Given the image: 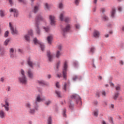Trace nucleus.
Returning a JSON list of instances; mask_svg holds the SVG:
<instances>
[{"mask_svg": "<svg viewBox=\"0 0 124 124\" xmlns=\"http://www.w3.org/2000/svg\"><path fill=\"white\" fill-rule=\"evenodd\" d=\"M63 7V5L62 4V3H60L59 5V8H62Z\"/></svg>", "mask_w": 124, "mask_h": 124, "instance_id": "obj_47", "label": "nucleus"}, {"mask_svg": "<svg viewBox=\"0 0 124 124\" xmlns=\"http://www.w3.org/2000/svg\"><path fill=\"white\" fill-rule=\"evenodd\" d=\"M61 61L59 60L58 61H57V63H56V68L57 69H59V68H60V66L61 65Z\"/></svg>", "mask_w": 124, "mask_h": 124, "instance_id": "obj_28", "label": "nucleus"}, {"mask_svg": "<svg viewBox=\"0 0 124 124\" xmlns=\"http://www.w3.org/2000/svg\"><path fill=\"white\" fill-rule=\"evenodd\" d=\"M122 31H124V26H123L122 28Z\"/></svg>", "mask_w": 124, "mask_h": 124, "instance_id": "obj_63", "label": "nucleus"}, {"mask_svg": "<svg viewBox=\"0 0 124 124\" xmlns=\"http://www.w3.org/2000/svg\"><path fill=\"white\" fill-rule=\"evenodd\" d=\"M28 64L30 66V67H33L34 65V63L31 61V58H29L27 60Z\"/></svg>", "mask_w": 124, "mask_h": 124, "instance_id": "obj_14", "label": "nucleus"}, {"mask_svg": "<svg viewBox=\"0 0 124 124\" xmlns=\"http://www.w3.org/2000/svg\"><path fill=\"white\" fill-rule=\"evenodd\" d=\"M68 67V62L67 61H65L64 62L63 66V68H62V76L63 78L65 80H66V74L67 72V68Z\"/></svg>", "mask_w": 124, "mask_h": 124, "instance_id": "obj_4", "label": "nucleus"}, {"mask_svg": "<svg viewBox=\"0 0 124 124\" xmlns=\"http://www.w3.org/2000/svg\"><path fill=\"white\" fill-rule=\"evenodd\" d=\"M49 19L50 20V24L52 26H55L56 25V17L53 16H49Z\"/></svg>", "mask_w": 124, "mask_h": 124, "instance_id": "obj_12", "label": "nucleus"}, {"mask_svg": "<svg viewBox=\"0 0 124 124\" xmlns=\"http://www.w3.org/2000/svg\"><path fill=\"white\" fill-rule=\"evenodd\" d=\"M57 48L58 49V50H60L59 51H61L62 50V45H60L57 46Z\"/></svg>", "mask_w": 124, "mask_h": 124, "instance_id": "obj_48", "label": "nucleus"}, {"mask_svg": "<svg viewBox=\"0 0 124 124\" xmlns=\"http://www.w3.org/2000/svg\"><path fill=\"white\" fill-rule=\"evenodd\" d=\"M120 89H121V87H120L119 85H118L116 87V91H120Z\"/></svg>", "mask_w": 124, "mask_h": 124, "instance_id": "obj_50", "label": "nucleus"}, {"mask_svg": "<svg viewBox=\"0 0 124 124\" xmlns=\"http://www.w3.org/2000/svg\"><path fill=\"white\" fill-rule=\"evenodd\" d=\"M79 2H80V0H75V3L76 5H79Z\"/></svg>", "mask_w": 124, "mask_h": 124, "instance_id": "obj_38", "label": "nucleus"}, {"mask_svg": "<svg viewBox=\"0 0 124 124\" xmlns=\"http://www.w3.org/2000/svg\"><path fill=\"white\" fill-rule=\"evenodd\" d=\"M96 97H99L100 96V94L99 93V92H96Z\"/></svg>", "mask_w": 124, "mask_h": 124, "instance_id": "obj_49", "label": "nucleus"}, {"mask_svg": "<svg viewBox=\"0 0 124 124\" xmlns=\"http://www.w3.org/2000/svg\"><path fill=\"white\" fill-rule=\"evenodd\" d=\"M70 29H71V25L67 24L65 27L62 29V31L63 32H67V31H69Z\"/></svg>", "mask_w": 124, "mask_h": 124, "instance_id": "obj_11", "label": "nucleus"}, {"mask_svg": "<svg viewBox=\"0 0 124 124\" xmlns=\"http://www.w3.org/2000/svg\"><path fill=\"white\" fill-rule=\"evenodd\" d=\"M9 26L11 30V33L13 34H18V31H17L16 28L12 25L11 22L9 23Z\"/></svg>", "mask_w": 124, "mask_h": 124, "instance_id": "obj_8", "label": "nucleus"}, {"mask_svg": "<svg viewBox=\"0 0 124 124\" xmlns=\"http://www.w3.org/2000/svg\"><path fill=\"white\" fill-rule=\"evenodd\" d=\"M114 105L112 104L109 105L110 108H112V109H114Z\"/></svg>", "mask_w": 124, "mask_h": 124, "instance_id": "obj_54", "label": "nucleus"}, {"mask_svg": "<svg viewBox=\"0 0 124 124\" xmlns=\"http://www.w3.org/2000/svg\"><path fill=\"white\" fill-rule=\"evenodd\" d=\"M51 76H50V75H48L47 76V78H48V79H50L51 78Z\"/></svg>", "mask_w": 124, "mask_h": 124, "instance_id": "obj_62", "label": "nucleus"}, {"mask_svg": "<svg viewBox=\"0 0 124 124\" xmlns=\"http://www.w3.org/2000/svg\"><path fill=\"white\" fill-rule=\"evenodd\" d=\"M94 104L95 105H97L98 104V102L97 101H94Z\"/></svg>", "mask_w": 124, "mask_h": 124, "instance_id": "obj_57", "label": "nucleus"}, {"mask_svg": "<svg viewBox=\"0 0 124 124\" xmlns=\"http://www.w3.org/2000/svg\"><path fill=\"white\" fill-rule=\"evenodd\" d=\"M30 35L32 36L33 35V32L31 30H29L28 32V34L25 35L24 38L27 41H30L31 39L30 37Z\"/></svg>", "mask_w": 124, "mask_h": 124, "instance_id": "obj_10", "label": "nucleus"}, {"mask_svg": "<svg viewBox=\"0 0 124 124\" xmlns=\"http://www.w3.org/2000/svg\"><path fill=\"white\" fill-rule=\"evenodd\" d=\"M101 11L102 13H104V12H105V9H101Z\"/></svg>", "mask_w": 124, "mask_h": 124, "instance_id": "obj_58", "label": "nucleus"}, {"mask_svg": "<svg viewBox=\"0 0 124 124\" xmlns=\"http://www.w3.org/2000/svg\"><path fill=\"white\" fill-rule=\"evenodd\" d=\"M10 12H14L15 13L14 17H17L19 15V12L16 9L11 8L10 9Z\"/></svg>", "mask_w": 124, "mask_h": 124, "instance_id": "obj_13", "label": "nucleus"}, {"mask_svg": "<svg viewBox=\"0 0 124 124\" xmlns=\"http://www.w3.org/2000/svg\"><path fill=\"white\" fill-rule=\"evenodd\" d=\"M28 75L29 78L31 79H32L33 78V74H32V71H31V70H29L28 71Z\"/></svg>", "mask_w": 124, "mask_h": 124, "instance_id": "obj_20", "label": "nucleus"}, {"mask_svg": "<svg viewBox=\"0 0 124 124\" xmlns=\"http://www.w3.org/2000/svg\"><path fill=\"white\" fill-rule=\"evenodd\" d=\"M64 15H65V12H62L60 13V15L59 16V19L60 21H64L66 23H68L69 22H70V18L68 17H65L64 16Z\"/></svg>", "mask_w": 124, "mask_h": 124, "instance_id": "obj_5", "label": "nucleus"}, {"mask_svg": "<svg viewBox=\"0 0 124 124\" xmlns=\"http://www.w3.org/2000/svg\"><path fill=\"white\" fill-rule=\"evenodd\" d=\"M103 19L104 21H107L108 20V17H107L106 16H103Z\"/></svg>", "mask_w": 124, "mask_h": 124, "instance_id": "obj_46", "label": "nucleus"}, {"mask_svg": "<svg viewBox=\"0 0 124 124\" xmlns=\"http://www.w3.org/2000/svg\"><path fill=\"white\" fill-rule=\"evenodd\" d=\"M8 34H9V32L8 31H6L4 34L5 37H7V36H8Z\"/></svg>", "mask_w": 124, "mask_h": 124, "instance_id": "obj_40", "label": "nucleus"}, {"mask_svg": "<svg viewBox=\"0 0 124 124\" xmlns=\"http://www.w3.org/2000/svg\"><path fill=\"white\" fill-rule=\"evenodd\" d=\"M0 118L1 119L5 118V113L3 110H0Z\"/></svg>", "mask_w": 124, "mask_h": 124, "instance_id": "obj_22", "label": "nucleus"}, {"mask_svg": "<svg viewBox=\"0 0 124 124\" xmlns=\"http://www.w3.org/2000/svg\"><path fill=\"white\" fill-rule=\"evenodd\" d=\"M19 2H21V3H23V4H26V0H18Z\"/></svg>", "mask_w": 124, "mask_h": 124, "instance_id": "obj_35", "label": "nucleus"}, {"mask_svg": "<svg viewBox=\"0 0 124 124\" xmlns=\"http://www.w3.org/2000/svg\"><path fill=\"white\" fill-rule=\"evenodd\" d=\"M20 72L21 75L18 77V82L20 84H22V85H27L28 80H27V77L25 75V71L23 70H21Z\"/></svg>", "mask_w": 124, "mask_h": 124, "instance_id": "obj_2", "label": "nucleus"}, {"mask_svg": "<svg viewBox=\"0 0 124 124\" xmlns=\"http://www.w3.org/2000/svg\"><path fill=\"white\" fill-rule=\"evenodd\" d=\"M111 14V16L112 18H114L115 17V14H116V9H115V8H112Z\"/></svg>", "mask_w": 124, "mask_h": 124, "instance_id": "obj_23", "label": "nucleus"}, {"mask_svg": "<svg viewBox=\"0 0 124 124\" xmlns=\"http://www.w3.org/2000/svg\"><path fill=\"white\" fill-rule=\"evenodd\" d=\"M43 100H45V97H42L40 95H37L36 97L35 101L33 103V108H31V104L30 102L26 103L25 107L28 109L29 113L33 115L35 113V111H38V107H39L38 103L41 102Z\"/></svg>", "mask_w": 124, "mask_h": 124, "instance_id": "obj_1", "label": "nucleus"}, {"mask_svg": "<svg viewBox=\"0 0 124 124\" xmlns=\"http://www.w3.org/2000/svg\"><path fill=\"white\" fill-rule=\"evenodd\" d=\"M66 113V110L65 109H64L63 110V116L65 118H66V114H65Z\"/></svg>", "mask_w": 124, "mask_h": 124, "instance_id": "obj_33", "label": "nucleus"}, {"mask_svg": "<svg viewBox=\"0 0 124 124\" xmlns=\"http://www.w3.org/2000/svg\"><path fill=\"white\" fill-rule=\"evenodd\" d=\"M71 98L75 100L77 104H78V103H80V104L82 103L81 97H80V96L77 94H74L72 95L71 96Z\"/></svg>", "mask_w": 124, "mask_h": 124, "instance_id": "obj_7", "label": "nucleus"}, {"mask_svg": "<svg viewBox=\"0 0 124 124\" xmlns=\"http://www.w3.org/2000/svg\"><path fill=\"white\" fill-rule=\"evenodd\" d=\"M61 56H62V52H61L60 50L56 51L55 55L56 58H57V59H60V57H61Z\"/></svg>", "mask_w": 124, "mask_h": 124, "instance_id": "obj_21", "label": "nucleus"}, {"mask_svg": "<svg viewBox=\"0 0 124 124\" xmlns=\"http://www.w3.org/2000/svg\"><path fill=\"white\" fill-rule=\"evenodd\" d=\"M0 16L2 18L4 17V16H5V13L4 11H3L2 10H0Z\"/></svg>", "mask_w": 124, "mask_h": 124, "instance_id": "obj_24", "label": "nucleus"}, {"mask_svg": "<svg viewBox=\"0 0 124 124\" xmlns=\"http://www.w3.org/2000/svg\"><path fill=\"white\" fill-rule=\"evenodd\" d=\"M55 93L58 97H61L62 96L61 95V92L59 91H56Z\"/></svg>", "mask_w": 124, "mask_h": 124, "instance_id": "obj_30", "label": "nucleus"}, {"mask_svg": "<svg viewBox=\"0 0 124 124\" xmlns=\"http://www.w3.org/2000/svg\"><path fill=\"white\" fill-rule=\"evenodd\" d=\"M120 64L123 65L124 64V62L123 61H120Z\"/></svg>", "mask_w": 124, "mask_h": 124, "instance_id": "obj_60", "label": "nucleus"}, {"mask_svg": "<svg viewBox=\"0 0 124 124\" xmlns=\"http://www.w3.org/2000/svg\"><path fill=\"white\" fill-rule=\"evenodd\" d=\"M93 52H94V47H91L90 49V53H92V54H93Z\"/></svg>", "mask_w": 124, "mask_h": 124, "instance_id": "obj_41", "label": "nucleus"}, {"mask_svg": "<svg viewBox=\"0 0 124 124\" xmlns=\"http://www.w3.org/2000/svg\"><path fill=\"white\" fill-rule=\"evenodd\" d=\"M118 10L120 12L122 11V10H123V8H122V7H121V6H119L118 7Z\"/></svg>", "mask_w": 124, "mask_h": 124, "instance_id": "obj_53", "label": "nucleus"}, {"mask_svg": "<svg viewBox=\"0 0 124 124\" xmlns=\"http://www.w3.org/2000/svg\"><path fill=\"white\" fill-rule=\"evenodd\" d=\"M57 77H58V78H61L62 77V74H57Z\"/></svg>", "mask_w": 124, "mask_h": 124, "instance_id": "obj_59", "label": "nucleus"}, {"mask_svg": "<svg viewBox=\"0 0 124 124\" xmlns=\"http://www.w3.org/2000/svg\"><path fill=\"white\" fill-rule=\"evenodd\" d=\"M38 83L40 84L41 85H46V83L44 80H39L38 81Z\"/></svg>", "mask_w": 124, "mask_h": 124, "instance_id": "obj_31", "label": "nucleus"}, {"mask_svg": "<svg viewBox=\"0 0 124 124\" xmlns=\"http://www.w3.org/2000/svg\"><path fill=\"white\" fill-rule=\"evenodd\" d=\"M73 65L75 66V67H77L78 66V62L75 61L73 63Z\"/></svg>", "mask_w": 124, "mask_h": 124, "instance_id": "obj_37", "label": "nucleus"}, {"mask_svg": "<svg viewBox=\"0 0 124 124\" xmlns=\"http://www.w3.org/2000/svg\"><path fill=\"white\" fill-rule=\"evenodd\" d=\"M99 35H100V33L98 31L95 30L93 31V36L94 37H95V38H98V37H99Z\"/></svg>", "mask_w": 124, "mask_h": 124, "instance_id": "obj_16", "label": "nucleus"}, {"mask_svg": "<svg viewBox=\"0 0 124 124\" xmlns=\"http://www.w3.org/2000/svg\"><path fill=\"white\" fill-rule=\"evenodd\" d=\"M102 124H106V122H105V121H102Z\"/></svg>", "mask_w": 124, "mask_h": 124, "instance_id": "obj_64", "label": "nucleus"}, {"mask_svg": "<svg viewBox=\"0 0 124 124\" xmlns=\"http://www.w3.org/2000/svg\"><path fill=\"white\" fill-rule=\"evenodd\" d=\"M32 16L31 14H29L28 15V17L29 18V19H31V18Z\"/></svg>", "mask_w": 124, "mask_h": 124, "instance_id": "obj_61", "label": "nucleus"}, {"mask_svg": "<svg viewBox=\"0 0 124 124\" xmlns=\"http://www.w3.org/2000/svg\"><path fill=\"white\" fill-rule=\"evenodd\" d=\"M119 93H116L114 94V95L113 96V99L114 100H117V99H118V97H119Z\"/></svg>", "mask_w": 124, "mask_h": 124, "instance_id": "obj_25", "label": "nucleus"}, {"mask_svg": "<svg viewBox=\"0 0 124 124\" xmlns=\"http://www.w3.org/2000/svg\"><path fill=\"white\" fill-rule=\"evenodd\" d=\"M69 108H70V109H71L72 110V109H73V105H72V104H70V105H69Z\"/></svg>", "mask_w": 124, "mask_h": 124, "instance_id": "obj_55", "label": "nucleus"}, {"mask_svg": "<svg viewBox=\"0 0 124 124\" xmlns=\"http://www.w3.org/2000/svg\"><path fill=\"white\" fill-rule=\"evenodd\" d=\"M93 115L94 117H97V116H98V110L96 109L94 110L93 112Z\"/></svg>", "mask_w": 124, "mask_h": 124, "instance_id": "obj_29", "label": "nucleus"}, {"mask_svg": "<svg viewBox=\"0 0 124 124\" xmlns=\"http://www.w3.org/2000/svg\"><path fill=\"white\" fill-rule=\"evenodd\" d=\"M41 21H44V18L43 17H42L41 15H38L35 19V24L37 28L36 29V31L37 34H40V30H39V27H38V23H39V22H41Z\"/></svg>", "mask_w": 124, "mask_h": 124, "instance_id": "obj_3", "label": "nucleus"}, {"mask_svg": "<svg viewBox=\"0 0 124 124\" xmlns=\"http://www.w3.org/2000/svg\"><path fill=\"white\" fill-rule=\"evenodd\" d=\"M47 56L48 59V61L49 62H52V60H53V54L51 53V52H50V51H47Z\"/></svg>", "mask_w": 124, "mask_h": 124, "instance_id": "obj_15", "label": "nucleus"}, {"mask_svg": "<svg viewBox=\"0 0 124 124\" xmlns=\"http://www.w3.org/2000/svg\"><path fill=\"white\" fill-rule=\"evenodd\" d=\"M56 88H60L61 86L60 85V83L59 82H57L56 83Z\"/></svg>", "mask_w": 124, "mask_h": 124, "instance_id": "obj_43", "label": "nucleus"}, {"mask_svg": "<svg viewBox=\"0 0 124 124\" xmlns=\"http://www.w3.org/2000/svg\"><path fill=\"white\" fill-rule=\"evenodd\" d=\"M33 41L35 45H40V47L42 51H43L44 50H45V46H44V44L37 40L36 38H34Z\"/></svg>", "mask_w": 124, "mask_h": 124, "instance_id": "obj_6", "label": "nucleus"}, {"mask_svg": "<svg viewBox=\"0 0 124 124\" xmlns=\"http://www.w3.org/2000/svg\"><path fill=\"white\" fill-rule=\"evenodd\" d=\"M51 101H47L45 103V104L46 105L48 106V105H50V104H51Z\"/></svg>", "mask_w": 124, "mask_h": 124, "instance_id": "obj_42", "label": "nucleus"}, {"mask_svg": "<svg viewBox=\"0 0 124 124\" xmlns=\"http://www.w3.org/2000/svg\"><path fill=\"white\" fill-rule=\"evenodd\" d=\"M11 89V87H10V86H8L6 90L7 92H10Z\"/></svg>", "mask_w": 124, "mask_h": 124, "instance_id": "obj_51", "label": "nucleus"}, {"mask_svg": "<svg viewBox=\"0 0 124 124\" xmlns=\"http://www.w3.org/2000/svg\"><path fill=\"white\" fill-rule=\"evenodd\" d=\"M15 50L14 48H11L10 49V55L11 58H15V53H14Z\"/></svg>", "mask_w": 124, "mask_h": 124, "instance_id": "obj_17", "label": "nucleus"}, {"mask_svg": "<svg viewBox=\"0 0 124 124\" xmlns=\"http://www.w3.org/2000/svg\"><path fill=\"white\" fill-rule=\"evenodd\" d=\"M10 42V39H7L4 42V45L5 46H7L8 45V43Z\"/></svg>", "mask_w": 124, "mask_h": 124, "instance_id": "obj_26", "label": "nucleus"}, {"mask_svg": "<svg viewBox=\"0 0 124 124\" xmlns=\"http://www.w3.org/2000/svg\"><path fill=\"white\" fill-rule=\"evenodd\" d=\"M76 28L77 29V30H79L80 29V25L79 24H76L75 25Z\"/></svg>", "mask_w": 124, "mask_h": 124, "instance_id": "obj_45", "label": "nucleus"}, {"mask_svg": "<svg viewBox=\"0 0 124 124\" xmlns=\"http://www.w3.org/2000/svg\"><path fill=\"white\" fill-rule=\"evenodd\" d=\"M101 94L102 95V96H106V92L105 91H102L101 92Z\"/></svg>", "mask_w": 124, "mask_h": 124, "instance_id": "obj_32", "label": "nucleus"}, {"mask_svg": "<svg viewBox=\"0 0 124 124\" xmlns=\"http://www.w3.org/2000/svg\"><path fill=\"white\" fill-rule=\"evenodd\" d=\"M48 124H52V118L51 117H49L47 120Z\"/></svg>", "mask_w": 124, "mask_h": 124, "instance_id": "obj_34", "label": "nucleus"}, {"mask_svg": "<svg viewBox=\"0 0 124 124\" xmlns=\"http://www.w3.org/2000/svg\"><path fill=\"white\" fill-rule=\"evenodd\" d=\"M67 86V83L66 82L64 83V85L63 87V90H64L65 91H66V87Z\"/></svg>", "mask_w": 124, "mask_h": 124, "instance_id": "obj_36", "label": "nucleus"}, {"mask_svg": "<svg viewBox=\"0 0 124 124\" xmlns=\"http://www.w3.org/2000/svg\"><path fill=\"white\" fill-rule=\"evenodd\" d=\"M38 10H39V6H35L34 8V10H33L34 13H36V12H37V11H38Z\"/></svg>", "mask_w": 124, "mask_h": 124, "instance_id": "obj_27", "label": "nucleus"}, {"mask_svg": "<svg viewBox=\"0 0 124 124\" xmlns=\"http://www.w3.org/2000/svg\"><path fill=\"white\" fill-rule=\"evenodd\" d=\"M77 79H78V77L77 76H75L73 78V81H75L76 80H77Z\"/></svg>", "mask_w": 124, "mask_h": 124, "instance_id": "obj_44", "label": "nucleus"}, {"mask_svg": "<svg viewBox=\"0 0 124 124\" xmlns=\"http://www.w3.org/2000/svg\"><path fill=\"white\" fill-rule=\"evenodd\" d=\"M51 7H52V5L48 4V3H44V8L46 10H50Z\"/></svg>", "mask_w": 124, "mask_h": 124, "instance_id": "obj_18", "label": "nucleus"}, {"mask_svg": "<svg viewBox=\"0 0 124 124\" xmlns=\"http://www.w3.org/2000/svg\"><path fill=\"white\" fill-rule=\"evenodd\" d=\"M9 3L10 4V5H12V4H13V2H12V0H8Z\"/></svg>", "mask_w": 124, "mask_h": 124, "instance_id": "obj_56", "label": "nucleus"}, {"mask_svg": "<svg viewBox=\"0 0 124 124\" xmlns=\"http://www.w3.org/2000/svg\"><path fill=\"white\" fill-rule=\"evenodd\" d=\"M44 29L46 32H48L50 31V29L48 27H44Z\"/></svg>", "mask_w": 124, "mask_h": 124, "instance_id": "obj_39", "label": "nucleus"}, {"mask_svg": "<svg viewBox=\"0 0 124 124\" xmlns=\"http://www.w3.org/2000/svg\"><path fill=\"white\" fill-rule=\"evenodd\" d=\"M53 40V36L50 35L47 37V41L48 44H52V41Z\"/></svg>", "mask_w": 124, "mask_h": 124, "instance_id": "obj_19", "label": "nucleus"}, {"mask_svg": "<svg viewBox=\"0 0 124 124\" xmlns=\"http://www.w3.org/2000/svg\"><path fill=\"white\" fill-rule=\"evenodd\" d=\"M0 82H2V83H3V82L4 81V78H1L0 79Z\"/></svg>", "mask_w": 124, "mask_h": 124, "instance_id": "obj_52", "label": "nucleus"}, {"mask_svg": "<svg viewBox=\"0 0 124 124\" xmlns=\"http://www.w3.org/2000/svg\"><path fill=\"white\" fill-rule=\"evenodd\" d=\"M4 103V104H1V107H4L5 111L8 112L9 111V102H8V99H5Z\"/></svg>", "mask_w": 124, "mask_h": 124, "instance_id": "obj_9", "label": "nucleus"}]
</instances>
